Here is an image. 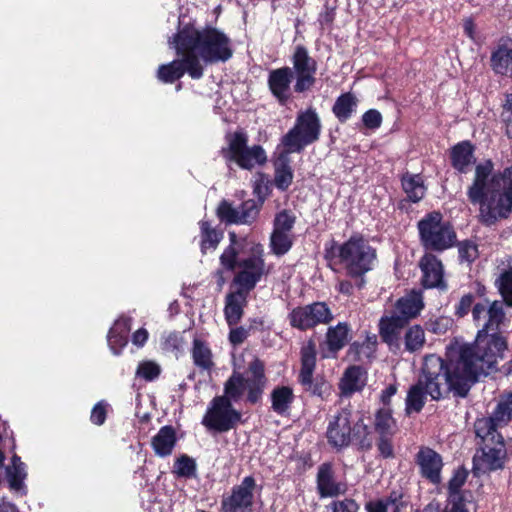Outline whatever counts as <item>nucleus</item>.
<instances>
[{
	"label": "nucleus",
	"instance_id": "nucleus-1",
	"mask_svg": "<svg viewBox=\"0 0 512 512\" xmlns=\"http://www.w3.org/2000/svg\"><path fill=\"white\" fill-rule=\"evenodd\" d=\"M169 43L180 59L159 66L157 77L165 83H173L185 72L193 79H199L203 76L204 65L225 62L232 56L229 38L212 27L185 26Z\"/></svg>",
	"mask_w": 512,
	"mask_h": 512
},
{
	"label": "nucleus",
	"instance_id": "nucleus-2",
	"mask_svg": "<svg viewBox=\"0 0 512 512\" xmlns=\"http://www.w3.org/2000/svg\"><path fill=\"white\" fill-rule=\"evenodd\" d=\"M465 355L467 350L458 346L452 352H447L446 362L434 354L424 358L418 381L407 393V414L420 412L427 396L439 400L449 392L460 397L467 395L479 376L475 374V367L472 369L463 365Z\"/></svg>",
	"mask_w": 512,
	"mask_h": 512
},
{
	"label": "nucleus",
	"instance_id": "nucleus-3",
	"mask_svg": "<svg viewBox=\"0 0 512 512\" xmlns=\"http://www.w3.org/2000/svg\"><path fill=\"white\" fill-rule=\"evenodd\" d=\"M472 317L477 325L483 323L478 331L474 344L455 341L451 343L447 352H452L456 347L467 350V355L462 359L467 368L475 367L477 376L488 375L496 369L499 359L507 349V340L497 333L500 324L505 318L503 304L500 301L476 303L472 308Z\"/></svg>",
	"mask_w": 512,
	"mask_h": 512
},
{
	"label": "nucleus",
	"instance_id": "nucleus-4",
	"mask_svg": "<svg viewBox=\"0 0 512 512\" xmlns=\"http://www.w3.org/2000/svg\"><path fill=\"white\" fill-rule=\"evenodd\" d=\"M492 171L491 161L478 164L467 190L469 201L479 205L480 220L488 225L512 212V166L497 174L492 175Z\"/></svg>",
	"mask_w": 512,
	"mask_h": 512
},
{
	"label": "nucleus",
	"instance_id": "nucleus-5",
	"mask_svg": "<svg viewBox=\"0 0 512 512\" xmlns=\"http://www.w3.org/2000/svg\"><path fill=\"white\" fill-rule=\"evenodd\" d=\"M229 236L231 244L222 253L221 264L228 270H233L237 266L238 271L234 283L238 285L239 290L249 292L264 274L263 249L260 245H252L250 255L246 258H239L242 244L237 241L235 233L231 232Z\"/></svg>",
	"mask_w": 512,
	"mask_h": 512
},
{
	"label": "nucleus",
	"instance_id": "nucleus-6",
	"mask_svg": "<svg viewBox=\"0 0 512 512\" xmlns=\"http://www.w3.org/2000/svg\"><path fill=\"white\" fill-rule=\"evenodd\" d=\"M248 377L234 371L224 384V395L228 401H239L244 393H247V400L254 404L258 402L263 394L267 379L264 373V364L258 358H253L248 364Z\"/></svg>",
	"mask_w": 512,
	"mask_h": 512
},
{
	"label": "nucleus",
	"instance_id": "nucleus-7",
	"mask_svg": "<svg viewBox=\"0 0 512 512\" xmlns=\"http://www.w3.org/2000/svg\"><path fill=\"white\" fill-rule=\"evenodd\" d=\"M367 434L363 419L349 409H342L328 421L327 439L336 448L347 447L354 440L363 445Z\"/></svg>",
	"mask_w": 512,
	"mask_h": 512
},
{
	"label": "nucleus",
	"instance_id": "nucleus-8",
	"mask_svg": "<svg viewBox=\"0 0 512 512\" xmlns=\"http://www.w3.org/2000/svg\"><path fill=\"white\" fill-rule=\"evenodd\" d=\"M337 250L340 263L351 277H360L370 271L376 260V250L361 235H353Z\"/></svg>",
	"mask_w": 512,
	"mask_h": 512
},
{
	"label": "nucleus",
	"instance_id": "nucleus-9",
	"mask_svg": "<svg viewBox=\"0 0 512 512\" xmlns=\"http://www.w3.org/2000/svg\"><path fill=\"white\" fill-rule=\"evenodd\" d=\"M226 142L227 147L222 149L224 158L235 162L242 169L252 170L265 165L268 160L262 146H248V136L243 131L229 133Z\"/></svg>",
	"mask_w": 512,
	"mask_h": 512
},
{
	"label": "nucleus",
	"instance_id": "nucleus-10",
	"mask_svg": "<svg viewBox=\"0 0 512 512\" xmlns=\"http://www.w3.org/2000/svg\"><path fill=\"white\" fill-rule=\"evenodd\" d=\"M420 240L426 249L443 251L456 241V234L439 212H431L418 222Z\"/></svg>",
	"mask_w": 512,
	"mask_h": 512
},
{
	"label": "nucleus",
	"instance_id": "nucleus-11",
	"mask_svg": "<svg viewBox=\"0 0 512 512\" xmlns=\"http://www.w3.org/2000/svg\"><path fill=\"white\" fill-rule=\"evenodd\" d=\"M321 123L314 109H307L297 116L294 127L282 137L281 147L288 152H300L305 146L318 140Z\"/></svg>",
	"mask_w": 512,
	"mask_h": 512
},
{
	"label": "nucleus",
	"instance_id": "nucleus-12",
	"mask_svg": "<svg viewBox=\"0 0 512 512\" xmlns=\"http://www.w3.org/2000/svg\"><path fill=\"white\" fill-rule=\"evenodd\" d=\"M240 417V413L232 407L227 397L217 396L212 400L202 423L208 429L225 432L233 428Z\"/></svg>",
	"mask_w": 512,
	"mask_h": 512
},
{
	"label": "nucleus",
	"instance_id": "nucleus-13",
	"mask_svg": "<svg viewBox=\"0 0 512 512\" xmlns=\"http://www.w3.org/2000/svg\"><path fill=\"white\" fill-rule=\"evenodd\" d=\"M288 318L292 327L307 330L319 324L329 323L333 319V314L325 302H314L294 308Z\"/></svg>",
	"mask_w": 512,
	"mask_h": 512
},
{
	"label": "nucleus",
	"instance_id": "nucleus-14",
	"mask_svg": "<svg viewBox=\"0 0 512 512\" xmlns=\"http://www.w3.org/2000/svg\"><path fill=\"white\" fill-rule=\"evenodd\" d=\"M506 458L504 442L482 444L473 457V473L476 476L502 469Z\"/></svg>",
	"mask_w": 512,
	"mask_h": 512
},
{
	"label": "nucleus",
	"instance_id": "nucleus-15",
	"mask_svg": "<svg viewBox=\"0 0 512 512\" xmlns=\"http://www.w3.org/2000/svg\"><path fill=\"white\" fill-rule=\"evenodd\" d=\"M292 63L296 73L295 91L304 92L310 89L315 83L316 61L309 56L305 47L297 46L292 57Z\"/></svg>",
	"mask_w": 512,
	"mask_h": 512
},
{
	"label": "nucleus",
	"instance_id": "nucleus-16",
	"mask_svg": "<svg viewBox=\"0 0 512 512\" xmlns=\"http://www.w3.org/2000/svg\"><path fill=\"white\" fill-rule=\"evenodd\" d=\"M256 483L252 476L245 477L242 482L235 486L231 494L222 500L223 512H244L253 503V492Z\"/></svg>",
	"mask_w": 512,
	"mask_h": 512
},
{
	"label": "nucleus",
	"instance_id": "nucleus-17",
	"mask_svg": "<svg viewBox=\"0 0 512 512\" xmlns=\"http://www.w3.org/2000/svg\"><path fill=\"white\" fill-rule=\"evenodd\" d=\"M421 475L433 484L441 482L443 461L440 454L429 447H421L416 455Z\"/></svg>",
	"mask_w": 512,
	"mask_h": 512
},
{
	"label": "nucleus",
	"instance_id": "nucleus-18",
	"mask_svg": "<svg viewBox=\"0 0 512 512\" xmlns=\"http://www.w3.org/2000/svg\"><path fill=\"white\" fill-rule=\"evenodd\" d=\"M490 66L496 74L512 77V39L498 41L491 51Z\"/></svg>",
	"mask_w": 512,
	"mask_h": 512
},
{
	"label": "nucleus",
	"instance_id": "nucleus-19",
	"mask_svg": "<svg viewBox=\"0 0 512 512\" xmlns=\"http://www.w3.org/2000/svg\"><path fill=\"white\" fill-rule=\"evenodd\" d=\"M407 324V321L393 311L386 313L379 320V335L388 345H397L401 332Z\"/></svg>",
	"mask_w": 512,
	"mask_h": 512
},
{
	"label": "nucleus",
	"instance_id": "nucleus-20",
	"mask_svg": "<svg viewBox=\"0 0 512 512\" xmlns=\"http://www.w3.org/2000/svg\"><path fill=\"white\" fill-rule=\"evenodd\" d=\"M349 327L347 323H338L336 326L329 327L326 333L325 346L322 348L323 358L335 357L348 342Z\"/></svg>",
	"mask_w": 512,
	"mask_h": 512
},
{
	"label": "nucleus",
	"instance_id": "nucleus-21",
	"mask_svg": "<svg viewBox=\"0 0 512 512\" xmlns=\"http://www.w3.org/2000/svg\"><path fill=\"white\" fill-rule=\"evenodd\" d=\"M423 273L422 283L426 288L444 287L442 263L432 254L424 255L420 260Z\"/></svg>",
	"mask_w": 512,
	"mask_h": 512
},
{
	"label": "nucleus",
	"instance_id": "nucleus-22",
	"mask_svg": "<svg viewBox=\"0 0 512 512\" xmlns=\"http://www.w3.org/2000/svg\"><path fill=\"white\" fill-rule=\"evenodd\" d=\"M423 308L422 294L411 291L396 301L393 312L409 323L420 314Z\"/></svg>",
	"mask_w": 512,
	"mask_h": 512
},
{
	"label": "nucleus",
	"instance_id": "nucleus-23",
	"mask_svg": "<svg viewBox=\"0 0 512 512\" xmlns=\"http://www.w3.org/2000/svg\"><path fill=\"white\" fill-rule=\"evenodd\" d=\"M317 486L322 497H333L346 491V485L334 479L332 467L329 464H323L319 467Z\"/></svg>",
	"mask_w": 512,
	"mask_h": 512
},
{
	"label": "nucleus",
	"instance_id": "nucleus-24",
	"mask_svg": "<svg viewBox=\"0 0 512 512\" xmlns=\"http://www.w3.org/2000/svg\"><path fill=\"white\" fill-rule=\"evenodd\" d=\"M316 366V345L313 340L307 341L301 348L300 383L310 389L312 386L313 372Z\"/></svg>",
	"mask_w": 512,
	"mask_h": 512
},
{
	"label": "nucleus",
	"instance_id": "nucleus-25",
	"mask_svg": "<svg viewBox=\"0 0 512 512\" xmlns=\"http://www.w3.org/2000/svg\"><path fill=\"white\" fill-rule=\"evenodd\" d=\"M281 149L279 151V155L275 160V175H274V183L276 187L280 190H286L292 183L293 180V171L290 166L289 154L292 152H288L287 149L278 147Z\"/></svg>",
	"mask_w": 512,
	"mask_h": 512
},
{
	"label": "nucleus",
	"instance_id": "nucleus-26",
	"mask_svg": "<svg viewBox=\"0 0 512 512\" xmlns=\"http://www.w3.org/2000/svg\"><path fill=\"white\" fill-rule=\"evenodd\" d=\"M291 78L292 71L288 67L273 70L269 74L270 90L280 101H285L288 98Z\"/></svg>",
	"mask_w": 512,
	"mask_h": 512
},
{
	"label": "nucleus",
	"instance_id": "nucleus-27",
	"mask_svg": "<svg viewBox=\"0 0 512 512\" xmlns=\"http://www.w3.org/2000/svg\"><path fill=\"white\" fill-rule=\"evenodd\" d=\"M191 357L194 365L202 371L210 372L215 367L209 344L200 338H194L192 342Z\"/></svg>",
	"mask_w": 512,
	"mask_h": 512
},
{
	"label": "nucleus",
	"instance_id": "nucleus-28",
	"mask_svg": "<svg viewBox=\"0 0 512 512\" xmlns=\"http://www.w3.org/2000/svg\"><path fill=\"white\" fill-rule=\"evenodd\" d=\"M6 476L12 492L21 496L26 494V486L24 484L26 478L25 465L19 457L13 456L11 465L6 468Z\"/></svg>",
	"mask_w": 512,
	"mask_h": 512
},
{
	"label": "nucleus",
	"instance_id": "nucleus-29",
	"mask_svg": "<svg viewBox=\"0 0 512 512\" xmlns=\"http://www.w3.org/2000/svg\"><path fill=\"white\" fill-rule=\"evenodd\" d=\"M501 427L490 417L477 419L474 424L475 433L481 439L482 444L504 442L502 435L497 431Z\"/></svg>",
	"mask_w": 512,
	"mask_h": 512
},
{
	"label": "nucleus",
	"instance_id": "nucleus-30",
	"mask_svg": "<svg viewBox=\"0 0 512 512\" xmlns=\"http://www.w3.org/2000/svg\"><path fill=\"white\" fill-rule=\"evenodd\" d=\"M247 293L248 292L238 289L236 292L227 296L224 312L226 320L230 326L235 325L240 321Z\"/></svg>",
	"mask_w": 512,
	"mask_h": 512
},
{
	"label": "nucleus",
	"instance_id": "nucleus-31",
	"mask_svg": "<svg viewBox=\"0 0 512 512\" xmlns=\"http://www.w3.org/2000/svg\"><path fill=\"white\" fill-rule=\"evenodd\" d=\"M176 443L175 431L170 426L162 427L158 433L152 438V446L156 455L160 457L168 456Z\"/></svg>",
	"mask_w": 512,
	"mask_h": 512
},
{
	"label": "nucleus",
	"instance_id": "nucleus-32",
	"mask_svg": "<svg viewBox=\"0 0 512 512\" xmlns=\"http://www.w3.org/2000/svg\"><path fill=\"white\" fill-rule=\"evenodd\" d=\"M366 383L364 371L358 366L349 367L340 382V389L343 394H352L361 390Z\"/></svg>",
	"mask_w": 512,
	"mask_h": 512
},
{
	"label": "nucleus",
	"instance_id": "nucleus-33",
	"mask_svg": "<svg viewBox=\"0 0 512 512\" xmlns=\"http://www.w3.org/2000/svg\"><path fill=\"white\" fill-rule=\"evenodd\" d=\"M293 401V389L289 386H277L271 392V408L279 415L288 413Z\"/></svg>",
	"mask_w": 512,
	"mask_h": 512
},
{
	"label": "nucleus",
	"instance_id": "nucleus-34",
	"mask_svg": "<svg viewBox=\"0 0 512 512\" xmlns=\"http://www.w3.org/2000/svg\"><path fill=\"white\" fill-rule=\"evenodd\" d=\"M451 157L453 167L459 172L465 173L474 162L473 147L469 142L459 143L452 149Z\"/></svg>",
	"mask_w": 512,
	"mask_h": 512
},
{
	"label": "nucleus",
	"instance_id": "nucleus-35",
	"mask_svg": "<svg viewBox=\"0 0 512 512\" xmlns=\"http://www.w3.org/2000/svg\"><path fill=\"white\" fill-rule=\"evenodd\" d=\"M129 330L127 320H119L108 334V344L113 354L118 355L127 344L126 331Z\"/></svg>",
	"mask_w": 512,
	"mask_h": 512
},
{
	"label": "nucleus",
	"instance_id": "nucleus-36",
	"mask_svg": "<svg viewBox=\"0 0 512 512\" xmlns=\"http://www.w3.org/2000/svg\"><path fill=\"white\" fill-rule=\"evenodd\" d=\"M491 417L501 426L512 420V392H506L499 396Z\"/></svg>",
	"mask_w": 512,
	"mask_h": 512
},
{
	"label": "nucleus",
	"instance_id": "nucleus-37",
	"mask_svg": "<svg viewBox=\"0 0 512 512\" xmlns=\"http://www.w3.org/2000/svg\"><path fill=\"white\" fill-rule=\"evenodd\" d=\"M402 186L409 199L413 202L420 201L425 195L426 189L420 175H404L402 178Z\"/></svg>",
	"mask_w": 512,
	"mask_h": 512
},
{
	"label": "nucleus",
	"instance_id": "nucleus-38",
	"mask_svg": "<svg viewBox=\"0 0 512 512\" xmlns=\"http://www.w3.org/2000/svg\"><path fill=\"white\" fill-rule=\"evenodd\" d=\"M201 230V250L206 253L207 250H214L222 239V233L212 228L207 221L200 222Z\"/></svg>",
	"mask_w": 512,
	"mask_h": 512
},
{
	"label": "nucleus",
	"instance_id": "nucleus-39",
	"mask_svg": "<svg viewBox=\"0 0 512 512\" xmlns=\"http://www.w3.org/2000/svg\"><path fill=\"white\" fill-rule=\"evenodd\" d=\"M495 286L498 289L504 303L512 307V266L504 269L495 280Z\"/></svg>",
	"mask_w": 512,
	"mask_h": 512
},
{
	"label": "nucleus",
	"instance_id": "nucleus-40",
	"mask_svg": "<svg viewBox=\"0 0 512 512\" xmlns=\"http://www.w3.org/2000/svg\"><path fill=\"white\" fill-rule=\"evenodd\" d=\"M468 472L465 469H457L448 483V501H464L461 488L467 480Z\"/></svg>",
	"mask_w": 512,
	"mask_h": 512
},
{
	"label": "nucleus",
	"instance_id": "nucleus-41",
	"mask_svg": "<svg viewBox=\"0 0 512 512\" xmlns=\"http://www.w3.org/2000/svg\"><path fill=\"white\" fill-rule=\"evenodd\" d=\"M355 107H356L355 97L352 94L347 93V94L341 95L336 100V102L333 106V112L339 120L345 121L351 116Z\"/></svg>",
	"mask_w": 512,
	"mask_h": 512
},
{
	"label": "nucleus",
	"instance_id": "nucleus-42",
	"mask_svg": "<svg viewBox=\"0 0 512 512\" xmlns=\"http://www.w3.org/2000/svg\"><path fill=\"white\" fill-rule=\"evenodd\" d=\"M405 347L410 352L420 350L425 343V332L419 325L410 327L405 333Z\"/></svg>",
	"mask_w": 512,
	"mask_h": 512
},
{
	"label": "nucleus",
	"instance_id": "nucleus-43",
	"mask_svg": "<svg viewBox=\"0 0 512 512\" xmlns=\"http://www.w3.org/2000/svg\"><path fill=\"white\" fill-rule=\"evenodd\" d=\"M292 242V234L273 231L270 238V247L274 254L284 255L290 250Z\"/></svg>",
	"mask_w": 512,
	"mask_h": 512
},
{
	"label": "nucleus",
	"instance_id": "nucleus-44",
	"mask_svg": "<svg viewBox=\"0 0 512 512\" xmlns=\"http://www.w3.org/2000/svg\"><path fill=\"white\" fill-rule=\"evenodd\" d=\"M375 428L383 437L393 432L395 421L387 409L378 411L375 418Z\"/></svg>",
	"mask_w": 512,
	"mask_h": 512
},
{
	"label": "nucleus",
	"instance_id": "nucleus-45",
	"mask_svg": "<svg viewBox=\"0 0 512 512\" xmlns=\"http://www.w3.org/2000/svg\"><path fill=\"white\" fill-rule=\"evenodd\" d=\"M294 223L295 216L292 213L284 210L276 215L274 219L273 231L292 234Z\"/></svg>",
	"mask_w": 512,
	"mask_h": 512
},
{
	"label": "nucleus",
	"instance_id": "nucleus-46",
	"mask_svg": "<svg viewBox=\"0 0 512 512\" xmlns=\"http://www.w3.org/2000/svg\"><path fill=\"white\" fill-rule=\"evenodd\" d=\"M161 372V367L154 361H143L138 365L136 375L147 380L152 381L156 379Z\"/></svg>",
	"mask_w": 512,
	"mask_h": 512
},
{
	"label": "nucleus",
	"instance_id": "nucleus-47",
	"mask_svg": "<svg viewBox=\"0 0 512 512\" xmlns=\"http://www.w3.org/2000/svg\"><path fill=\"white\" fill-rule=\"evenodd\" d=\"M500 118L505 128L506 135L512 139V94L506 95L502 104V112Z\"/></svg>",
	"mask_w": 512,
	"mask_h": 512
},
{
	"label": "nucleus",
	"instance_id": "nucleus-48",
	"mask_svg": "<svg viewBox=\"0 0 512 512\" xmlns=\"http://www.w3.org/2000/svg\"><path fill=\"white\" fill-rule=\"evenodd\" d=\"M217 214L223 221L229 223H241L240 211L233 208L228 202L223 201L217 208Z\"/></svg>",
	"mask_w": 512,
	"mask_h": 512
},
{
	"label": "nucleus",
	"instance_id": "nucleus-49",
	"mask_svg": "<svg viewBox=\"0 0 512 512\" xmlns=\"http://www.w3.org/2000/svg\"><path fill=\"white\" fill-rule=\"evenodd\" d=\"M174 468L177 475L182 477H190L195 473L196 464L192 458L183 455L177 459Z\"/></svg>",
	"mask_w": 512,
	"mask_h": 512
},
{
	"label": "nucleus",
	"instance_id": "nucleus-50",
	"mask_svg": "<svg viewBox=\"0 0 512 512\" xmlns=\"http://www.w3.org/2000/svg\"><path fill=\"white\" fill-rule=\"evenodd\" d=\"M459 256L462 261L468 263L474 261L478 257L477 246L469 241H464L459 244Z\"/></svg>",
	"mask_w": 512,
	"mask_h": 512
},
{
	"label": "nucleus",
	"instance_id": "nucleus-51",
	"mask_svg": "<svg viewBox=\"0 0 512 512\" xmlns=\"http://www.w3.org/2000/svg\"><path fill=\"white\" fill-rule=\"evenodd\" d=\"M358 505L352 499H344L341 501H334L329 507H327L326 512H357Z\"/></svg>",
	"mask_w": 512,
	"mask_h": 512
},
{
	"label": "nucleus",
	"instance_id": "nucleus-52",
	"mask_svg": "<svg viewBox=\"0 0 512 512\" xmlns=\"http://www.w3.org/2000/svg\"><path fill=\"white\" fill-rule=\"evenodd\" d=\"M258 213V207L254 200L246 201L242 204L240 214L241 223H249Z\"/></svg>",
	"mask_w": 512,
	"mask_h": 512
},
{
	"label": "nucleus",
	"instance_id": "nucleus-53",
	"mask_svg": "<svg viewBox=\"0 0 512 512\" xmlns=\"http://www.w3.org/2000/svg\"><path fill=\"white\" fill-rule=\"evenodd\" d=\"M362 120L367 128L376 129L380 127L382 123V115L379 111L371 109L364 113Z\"/></svg>",
	"mask_w": 512,
	"mask_h": 512
},
{
	"label": "nucleus",
	"instance_id": "nucleus-54",
	"mask_svg": "<svg viewBox=\"0 0 512 512\" xmlns=\"http://www.w3.org/2000/svg\"><path fill=\"white\" fill-rule=\"evenodd\" d=\"M106 414V405L101 401L93 407L90 419L94 424L102 425L105 422Z\"/></svg>",
	"mask_w": 512,
	"mask_h": 512
},
{
	"label": "nucleus",
	"instance_id": "nucleus-55",
	"mask_svg": "<svg viewBox=\"0 0 512 512\" xmlns=\"http://www.w3.org/2000/svg\"><path fill=\"white\" fill-rule=\"evenodd\" d=\"M369 512H398V505L395 501H378L368 506Z\"/></svg>",
	"mask_w": 512,
	"mask_h": 512
},
{
	"label": "nucleus",
	"instance_id": "nucleus-56",
	"mask_svg": "<svg viewBox=\"0 0 512 512\" xmlns=\"http://www.w3.org/2000/svg\"><path fill=\"white\" fill-rule=\"evenodd\" d=\"M248 332L243 327L234 328L230 331L229 340L234 345H239L247 338Z\"/></svg>",
	"mask_w": 512,
	"mask_h": 512
},
{
	"label": "nucleus",
	"instance_id": "nucleus-57",
	"mask_svg": "<svg viewBox=\"0 0 512 512\" xmlns=\"http://www.w3.org/2000/svg\"><path fill=\"white\" fill-rule=\"evenodd\" d=\"M473 303V296L471 294L464 295L458 304L457 314L459 316H464L470 310V307Z\"/></svg>",
	"mask_w": 512,
	"mask_h": 512
},
{
	"label": "nucleus",
	"instance_id": "nucleus-58",
	"mask_svg": "<svg viewBox=\"0 0 512 512\" xmlns=\"http://www.w3.org/2000/svg\"><path fill=\"white\" fill-rule=\"evenodd\" d=\"M148 339V332L144 328L138 329L132 336V343L136 346H143Z\"/></svg>",
	"mask_w": 512,
	"mask_h": 512
},
{
	"label": "nucleus",
	"instance_id": "nucleus-59",
	"mask_svg": "<svg viewBox=\"0 0 512 512\" xmlns=\"http://www.w3.org/2000/svg\"><path fill=\"white\" fill-rule=\"evenodd\" d=\"M464 33L473 41H477L476 26L471 19H465L463 23Z\"/></svg>",
	"mask_w": 512,
	"mask_h": 512
},
{
	"label": "nucleus",
	"instance_id": "nucleus-60",
	"mask_svg": "<svg viewBox=\"0 0 512 512\" xmlns=\"http://www.w3.org/2000/svg\"><path fill=\"white\" fill-rule=\"evenodd\" d=\"M444 512H468L464 501H448Z\"/></svg>",
	"mask_w": 512,
	"mask_h": 512
},
{
	"label": "nucleus",
	"instance_id": "nucleus-61",
	"mask_svg": "<svg viewBox=\"0 0 512 512\" xmlns=\"http://www.w3.org/2000/svg\"><path fill=\"white\" fill-rule=\"evenodd\" d=\"M378 448H379L381 454L385 457H389L393 453V448H392L391 443L384 438H382L380 440V442L378 444Z\"/></svg>",
	"mask_w": 512,
	"mask_h": 512
},
{
	"label": "nucleus",
	"instance_id": "nucleus-62",
	"mask_svg": "<svg viewBox=\"0 0 512 512\" xmlns=\"http://www.w3.org/2000/svg\"><path fill=\"white\" fill-rule=\"evenodd\" d=\"M397 388L395 385H389L381 393V400L384 404H388L392 396L396 394Z\"/></svg>",
	"mask_w": 512,
	"mask_h": 512
},
{
	"label": "nucleus",
	"instance_id": "nucleus-63",
	"mask_svg": "<svg viewBox=\"0 0 512 512\" xmlns=\"http://www.w3.org/2000/svg\"><path fill=\"white\" fill-rule=\"evenodd\" d=\"M0 512H19L18 508L5 497L0 498Z\"/></svg>",
	"mask_w": 512,
	"mask_h": 512
},
{
	"label": "nucleus",
	"instance_id": "nucleus-64",
	"mask_svg": "<svg viewBox=\"0 0 512 512\" xmlns=\"http://www.w3.org/2000/svg\"><path fill=\"white\" fill-rule=\"evenodd\" d=\"M339 290L344 294H350L352 291V284L348 281H342L339 284Z\"/></svg>",
	"mask_w": 512,
	"mask_h": 512
}]
</instances>
